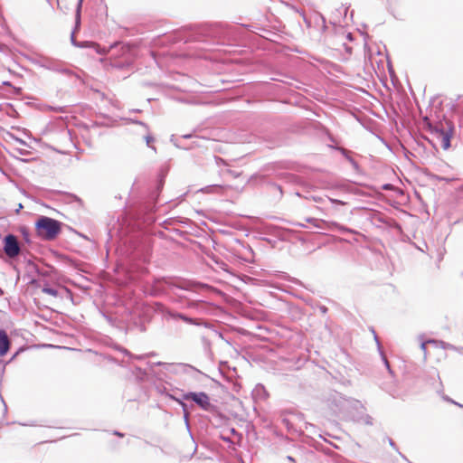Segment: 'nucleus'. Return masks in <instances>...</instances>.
Returning <instances> with one entry per match:
<instances>
[{
	"label": "nucleus",
	"instance_id": "1",
	"mask_svg": "<svg viewBox=\"0 0 463 463\" xmlns=\"http://www.w3.org/2000/svg\"><path fill=\"white\" fill-rule=\"evenodd\" d=\"M430 129L433 139L442 149L447 150L450 147V139L454 133V127L450 121L439 122L430 126Z\"/></svg>",
	"mask_w": 463,
	"mask_h": 463
},
{
	"label": "nucleus",
	"instance_id": "2",
	"mask_svg": "<svg viewBox=\"0 0 463 463\" xmlns=\"http://www.w3.org/2000/svg\"><path fill=\"white\" fill-rule=\"evenodd\" d=\"M37 234L48 241H52L57 237L61 231V224L60 222L42 216L38 219L35 224Z\"/></svg>",
	"mask_w": 463,
	"mask_h": 463
},
{
	"label": "nucleus",
	"instance_id": "3",
	"mask_svg": "<svg viewBox=\"0 0 463 463\" xmlns=\"http://www.w3.org/2000/svg\"><path fill=\"white\" fill-rule=\"evenodd\" d=\"M4 250L9 258H14L20 253L19 243L14 235L9 234L5 238Z\"/></svg>",
	"mask_w": 463,
	"mask_h": 463
},
{
	"label": "nucleus",
	"instance_id": "4",
	"mask_svg": "<svg viewBox=\"0 0 463 463\" xmlns=\"http://www.w3.org/2000/svg\"><path fill=\"white\" fill-rule=\"evenodd\" d=\"M184 400L196 402L201 408L207 410L210 407L209 397L204 392H189L184 395Z\"/></svg>",
	"mask_w": 463,
	"mask_h": 463
},
{
	"label": "nucleus",
	"instance_id": "5",
	"mask_svg": "<svg viewBox=\"0 0 463 463\" xmlns=\"http://www.w3.org/2000/svg\"><path fill=\"white\" fill-rule=\"evenodd\" d=\"M10 341L7 334L0 330V356H4L9 350Z\"/></svg>",
	"mask_w": 463,
	"mask_h": 463
},
{
	"label": "nucleus",
	"instance_id": "6",
	"mask_svg": "<svg viewBox=\"0 0 463 463\" xmlns=\"http://www.w3.org/2000/svg\"><path fill=\"white\" fill-rule=\"evenodd\" d=\"M420 347L424 352L425 358L431 357V355H432L431 351L430 350V347H433L434 349L440 351L442 354H445L444 350L439 348L434 341H428V342L422 343Z\"/></svg>",
	"mask_w": 463,
	"mask_h": 463
},
{
	"label": "nucleus",
	"instance_id": "7",
	"mask_svg": "<svg viewBox=\"0 0 463 463\" xmlns=\"http://www.w3.org/2000/svg\"><path fill=\"white\" fill-rule=\"evenodd\" d=\"M43 292L45 293V294H48L50 296H52V297H57L58 296L57 290L54 289V288H43Z\"/></svg>",
	"mask_w": 463,
	"mask_h": 463
},
{
	"label": "nucleus",
	"instance_id": "8",
	"mask_svg": "<svg viewBox=\"0 0 463 463\" xmlns=\"http://www.w3.org/2000/svg\"><path fill=\"white\" fill-rule=\"evenodd\" d=\"M146 145L150 147H152L153 149H156L154 146H152V143L154 142V137L149 136V135H146Z\"/></svg>",
	"mask_w": 463,
	"mask_h": 463
},
{
	"label": "nucleus",
	"instance_id": "9",
	"mask_svg": "<svg viewBox=\"0 0 463 463\" xmlns=\"http://www.w3.org/2000/svg\"><path fill=\"white\" fill-rule=\"evenodd\" d=\"M210 188H211V192H214L216 189H221V190L223 189V187L222 185H213Z\"/></svg>",
	"mask_w": 463,
	"mask_h": 463
},
{
	"label": "nucleus",
	"instance_id": "10",
	"mask_svg": "<svg viewBox=\"0 0 463 463\" xmlns=\"http://www.w3.org/2000/svg\"><path fill=\"white\" fill-rule=\"evenodd\" d=\"M331 201H332L333 203H338V204H344V203H343V202H341V201H339V200L331 199Z\"/></svg>",
	"mask_w": 463,
	"mask_h": 463
}]
</instances>
